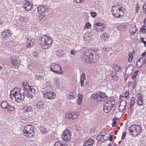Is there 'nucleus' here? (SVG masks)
I'll return each instance as SVG.
<instances>
[{"mask_svg":"<svg viewBox=\"0 0 146 146\" xmlns=\"http://www.w3.org/2000/svg\"><path fill=\"white\" fill-rule=\"evenodd\" d=\"M107 99V96L105 93L99 91L94 92L91 96L92 100L96 102L105 101L106 104L104 106L103 109L104 112L106 113L110 112L113 106V103L110 101H106Z\"/></svg>","mask_w":146,"mask_h":146,"instance_id":"obj_1","label":"nucleus"},{"mask_svg":"<svg viewBox=\"0 0 146 146\" xmlns=\"http://www.w3.org/2000/svg\"><path fill=\"white\" fill-rule=\"evenodd\" d=\"M40 44L43 48L46 49L52 46L53 40L52 38L47 35H43L40 37Z\"/></svg>","mask_w":146,"mask_h":146,"instance_id":"obj_2","label":"nucleus"},{"mask_svg":"<svg viewBox=\"0 0 146 146\" xmlns=\"http://www.w3.org/2000/svg\"><path fill=\"white\" fill-rule=\"evenodd\" d=\"M113 16L117 18L122 17L125 13L124 9L120 7L119 5H114L112 6V11Z\"/></svg>","mask_w":146,"mask_h":146,"instance_id":"obj_3","label":"nucleus"},{"mask_svg":"<svg viewBox=\"0 0 146 146\" xmlns=\"http://www.w3.org/2000/svg\"><path fill=\"white\" fill-rule=\"evenodd\" d=\"M34 128L33 126L31 125H28L25 126L23 130L24 135L32 137L34 136Z\"/></svg>","mask_w":146,"mask_h":146,"instance_id":"obj_4","label":"nucleus"},{"mask_svg":"<svg viewBox=\"0 0 146 146\" xmlns=\"http://www.w3.org/2000/svg\"><path fill=\"white\" fill-rule=\"evenodd\" d=\"M90 52V62L95 63L98 62L100 57L98 55L95 54V52L91 49L89 50Z\"/></svg>","mask_w":146,"mask_h":146,"instance_id":"obj_5","label":"nucleus"},{"mask_svg":"<svg viewBox=\"0 0 146 146\" xmlns=\"http://www.w3.org/2000/svg\"><path fill=\"white\" fill-rule=\"evenodd\" d=\"M50 70L51 71L59 74L62 73L61 70L62 69L60 66L56 63H52L50 66Z\"/></svg>","mask_w":146,"mask_h":146,"instance_id":"obj_6","label":"nucleus"},{"mask_svg":"<svg viewBox=\"0 0 146 146\" xmlns=\"http://www.w3.org/2000/svg\"><path fill=\"white\" fill-rule=\"evenodd\" d=\"M80 57L83 61L86 63H89L90 52H89V50L82 52V54L80 56Z\"/></svg>","mask_w":146,"mask_h":146,"instance_id":"obj_7","label":"nucleus"},{"mask_svg":"<svg viewBox=\"0 0 146 146\" xmlns=\"http://www.w3.org/2000/svg\"><path fill=\"white\" fill-rule=\"evenodd\" d=\"M22 110L24 114L27 117H29V115L33 110V108L28 105L24 106Z\"/></svg>","mask_w":146,"mask_h":146,"instance_id":"obj_8","label":"nucleus"},{"mask_svg":"<svg viewBox=\"0 0 146 146\" xmlns=\"http://www.w3.org/2000/svg\"><path fill=\"white\" fill-rule=\"evenodd\" d=\"M15 92L14 94V96L15 98H19L22 100L24 99L25 95L24 93L21 91V88H15L14 89Z\"/></svg>","mask_w":146,"mask_h":146,"instance_id":"obj_9","label":"nucleus"},{"mask_svg":"<svg viewBox=\"0 0 146 146\" xmlns=\"http://www.w3.org/2000/svg\"><path fill=\"white\" fill-rule=\"evenodd\" d=\"M71 133L68 129H66L62 133V139L66 141H68L71 139Z\"/></svg>","mask_w":146,"mask_h":146,"instance_id":"obj_10","label":"nucleus"},{"mask_svg":"<svg viewBox=\"0 0 146 146\" xmlns=\"http://www.w3.org/2000/svg\"><path fill=\"white\" fill-rule=\"evenodd\" d=\"M43 94L44 98L50 100L55 98L56 97V93L52 91H47L44 92Z\"/></svg>","mask_w":146,"mask_h":146,"instance_id":"obj_11","label":"nucleus"},{"mask_svg":"<svg viewBox=\"0 0 146 146\" xmlns=\"http://www.w3.org/2000/svg\"><path fill=\"white\" fill-rule=\"evenodd\" d=\"M1 102V106L2 108L10 111H13L15 110V108L9 105L7 101H2Z\"/></svg>","mask_w":146,"mask_h":146,"instance_id":"obj_12","label":"nucleus"},{"mask_svg":"<svg viewBox=\"0 0 146 146\" xmlns=\"http://www.w3.org/2000/svg\"><path fill=\"white\" fill-rule=\"evenodd\" d=\"M133 128L135 129V131L132 134V136L133 137H136L139 135L142 131V127L139 125H136V127H135L134 128L133 127Z\"/></svg>","mask_w":146,"mask_h":146,"instance_id":"obj_13","label":"nucleus"},{"mask_svg":"<svg viewBox=\"0 0 146 146\" xmlns=\"http://www.w3.org/2000/svg\"><path fill=\"white\" fill-rule=\"evenodd\" d=\"M105 26L104 24L97 23L94 25V28L99 32H101L103 30Z\"/></svg>","mask_w":146,"mask_h":146,"instance_id":"obj_14","label":"nucleus"},{"mask_svg":"<svg viewBox=\"0 0 146 146\" xmlns=\"http://www.w3.org/2000/svg\"><path fill=\"white\" fill-rule=\"evenodd\" d=\"M37 10L41 12L46 13L49 10L48 9L44 6H40L37 8Z\"/></svg>","mask_w":146,"mask_h":146,"instance_id":"obj_15","label":"nucleus"},{"mask_svg":"<svg viewBox=\"0 0 146 146\" xmlns=\"http://www.w3.org/2000/svg\"><path fill=\"white\" fill-rule=\"evenodd\" d=\"M126 101H121L119 105V109L121 111H122L125 109L126 105Z\"/></svg>","mask_w":146,"mask_h":146,"instance_id":"obj_16","label":"nucleus"},{"mask_svg":"<svg viewBox=\"0 0 146 146\" xmlns=\"http://www.w3.org/2000/svg\"><path fill=\"white\" fill-rule=\"evenodd\" d=\"M94 142V141L92 139H88L84 142V146H92Z\"/></svg>","mask_w":146,"mask_h":146,"instance_id":"obj_17","label":"nucleus"},{"mask_svg":"<svg viewBox=\"0 0 146 146\" xmlns=\"http://www.w3.org/2000/svg\"><path fill=\"white\" fill-rule=\"evenodd\" d=\"M32 6V5L30 3L27 2L24 5L23 7L26 10L28 11L31 9Z\"/></svg>","mask_w":146,"mask_h":146,"instance_id":"obj_18","label":"nucleus"},{"mask_svg":"<svg viewBox=\"0 0 146 146\" xmlns=\"http://www.w3.org/2000/svg\"><path fill=\"white\" fill-rule=\"evenodd\" d=\"M76 97V94L74 91L70 93L68 96V98L69 99L72 100L74 99Z\"/></svg>","mask_w":146,"mask_h":146,"instance_id":"obj_19","label":"nucleus"},{"mask_svg":"<svg viewBox=\"0 0 146 146\" xmlns=\"http://www.w3.org/2000/svg\"><path fill=\"white\" fill-rule=\"evenodd\" d=\"M91 34L90 33H86L84 35V39L85 41H88L90 40V36Z\"/></svg>","mask_w":146,"mask_h":146,"instance_id":"obj_20","label":"nucleus"},{"mask_svg":"<svg viewBox=\"0 0 146 146\" xmlns=\"http://www.w3.org/2000/svg\"><path fill=\"white\" fill-rule=\"evenodd\" d=\"M37 108L38 109H42L44 108V105L41 102H38L35 104Z\"/></svg>","mask_w":146,"mask_h":146,"instance_id":"obj_21","label":"nucleus"},{"mask_svg":"<svg viewBox=\"0 0 146 146\" xmlns=\"http://www.w3.org/2000/svg\"><path fill=\"white\" fill-rule=\"evenodd\" d=\"M104 135H103L102 133L98 135L97 137V140L99 141H104Z\"/></svg>","mask_w":146,"mask_h":146,"instance_id":"obj_22","label":"nucleus"},{"mask_svg":"<svg viewBox=\"0 0 146 146\" xmlns=\"http://www.w3.org/2000/svg\"><path fill=\"white\" fill-rule=\"evenodd\" d=\"M35 78L36 79H38L41 81L43 80L44 78L42 76L40 75L39 73H38L35 76Z\"/></svg>","mask_w":146,"mask_h":146,"instance_id":"obj_23","label":"nucleus"},{"mask_svg":"<svg viewBox=\"0 0 146 146\" xmlns=\"http://www.w3.org/2000/svg\"><path fill=\"white\" fill-rule=\"evenodd\" d=\"M11 62L14 66H16L17 64L20 63V62L18 61V60L15 58H13L11 60Z\"/></svg>","mask_w":146,"mask_h":146,"instance_id":"obj_24","label":"nucleus"},{"mask_svg":"<svg viewBox=\"0 0 146 146\" xmlns=\"http://www.w3.org/2000/svg\"><path fill=\"white\" fill-rule=\"evenodd\" d=\"M71 114V119H75L77 118L79 115V113L78 112H76L75 113H72Z\"/></svg>","mask_w":146,"mask_h":146,"instance_id":"obj_25","label":"nucleus"},{"mask_svg":"<svg viewBox=\"0 0 146 146\" xmlns=\"http://www.w3.org/2000/svg\"><path fill=\"white\" fill-rule=\"evenodd\" d=\"M135 127H136V125H132L130 126L129 128V133H131L132 135V134H133V132L135 131V129L133 127L135 128Z\"/></svg>","mask_w":146,"mask_h":146,"instance_id":"obj_26","label":"nucleus"},{"mask_svg":"<svg viewBox=\"0 0 146 146\" xmlns=\"http://www.w3.org/2000/svg\"><path fill=\"white\" fill-rule=\"evenodd\" d=\"M137 30L135 26H131L129 28V31L131 33H135Z\"/></svg>","mask_w":146,"mask_h":146,"instance_id":"obj_27","label":"nucleus"},{"mask_svg":"<svg viewBox=\"0 0 146 146\" xmlns=\"http://www.w3.org/2000/svg\"><path fill=\"white\" fill-rule=\"evenodd\" d=\"M54 84L56 88H58L60 86L59 81L57 78L54 79Z\"/></svg>","mask_w":146,"mask_h":146,"instance_id":"obj_28","label":"nucleus"},{"mask_svg":"<svg viewBox=\"0 0 146 146\" xmlns=\"http://www.w3.org/2000/svg\"><path fill=\"white\" fill-rule=\"evenodd\" d=\"M133 66L131 65H129L127 68L125 70V72H128L129 71H130L129 73H128V74H130L132 72V70H133L132 68H130L131 67H133Z\"/></svg>","mask_w":146,"mask_h":146,"instance_id":"obj_29","label":"nucleus"},{"mask_svg":"<svg viewBox=\"0 0 146 146\" xmlns=\"http://www.w3.org/2000/svg\"><path fill=\"white\" fill-rule=\"evenodd\" d=\"M33 41H32V40L31 39H28L27 40V42L29 44L28 45H27V47H31L33 46Z\"/></svg>","mask_w":146,"mask_h":146,"instance_id":"obj_30","label":"nucleus"},{"mask_svg":"<svg viewBox=\"0 0 146 146\" xmlns=\"http://www.w3.org/2000/svg\"><path fill=\"white\" fill-rule=\"evenodd\" d=\"M138 104L139 106H142L143 104V101L142 99L139 98L137 100Z\"/></svg>","mask_w":146,"mask_h":146,"instance_id":"obj_31","label":"nucleus"},{"mask_svg":"<svg viewBox=\"0 0 146 146\" xmlns=\"http://www.w3.org/2000/svg\"><path fill=\"white\" fill-rule=\"evenodd\" d=\"M141 60V59H139L138 60V61H137V63H136L137 66V67H138V68H140L142 65L143 63H142L141 62V60Z\"/></svg>","mask_w":146,"mask_h":146,"instance_id":"obj_32","label":"nucleus"},{"mask_svg":"<svg viewBox=\"0 0 146 146\" xmlns=\"http://www.w3.org/2000/svg\"><path fill=\"white\" fill-rule=\"evenodd\" d=\"M101 37L102 38L105 40H107V39H108V35L106 34H102Z\"/></svg>","mask_w":146,"mask_h":146,"instance_id":"obj_33","label":"nucleus"},{"mask_svg":"<svg viewBox=\"0 0 146 146\" xmlns=\"http://www.w3.org/2000/svg\"><path fill=\"white\" fill-rule=\"evenodd\" d=\"M133 55L132 52H130L129 54V58L128 61L130 62L132 60V58L133 57Z\"/></svg>","mask_w":146,"mask_h":146,"instance_id":"obj_34","label":"nucleus"},{"mask_svg":"<svg viewBox=\"0 0 146 146\" xmlns=\"http://www.w3.org/2000/svg\"><path fill=\"white\" fill-rule=\"evenodd\" d=\"M40 19H42L43 20L45 21L49 17L48 15H44L43 16H40Z\"/></svg>","mask_w":146,"mask_h":146,"instance_id":"obj_35","label":"nucleus"},{"mask_svg":"<svg viewBox=\"0 0 146 146\" xmlns=\"http://www.w3.org/2000/svg\"><path fill=\"white\" fill-rule=\"evenodd\" d=\"M40 131L43 134H46L47 133L46 129L42 127L41 128Z\"/></svg>","mask_w":146,"mask_h":146,"instance_id":"obj_36","label":"nucleus"},{"mask_svg":"<svg viewBox=\"0 0 146 146\" xmlns=\"http://www.w3.org/2000/svg\"><path fill=\"white\" fill-rule=\"evenodd\" d=\"M140 60H141L142 63H144L145 65L146 66V57L142 58Z\"/></svg>","mask_w":146,"mask_h":146,"instance_id":"obj_37","label":"nucleus"},{"mask_svg":"<svg viewBox=\"0 0 146 146\" xmlns=\"http://www.w3.org/2000/svg\"><path fill=\"white\" fill-rule=\"evenodd\" d=\"M71 113H67L66 114H65V117L67 119H71Z\"/></svg>","mask_w":146,"mask_h":146,"instance_id":"obj_38","label":"nucleus"},{"mask_svg":"<svg viewBox=\"0 0 146 146\" xmlns=\"http://www.w3.org/2000/svg\"><path fill=\"white\" fill-rule=\"evenodd\" d=\"M138 72V70H137L133 73L132 77L133 79H134L136 78V76Z\"/></svg>","mask_w":146,"mask_h":146,"instance_id":"obj_39","label":"nucleus"},{"mask_svg":"<svg viewBox=\"0 0 146 146\" xmlns=\"http://www.w3.org/2000/svg\"><path fill=\"white\" fill-rule=\"evenodd\" d=\"M141 32L142 33H144L143 32H146V26H143L142 28L141 31Z\"/></svg>","mask_w":146,"mask_h":146,"instance_id":"obj_40","label":"nucleus"},{"mask_svg":"<svg viewBox=\"0 0 146 146\" xmlns=\"http://www.w3.org/2000/svg\"><path fill=\"white\" fill-rule=\"evenodd\" d=\"M85 26L88 29H90L91 27V25L89 22H87L85 25Z\"/></svg>","mask_w":146,"mask_h":146,"instance_id":"obj_41","label":"nucleus"},{"mask_svg":"<svg viewBox=\"0 0 146 146\" xmlns=\"http://www.w3.org/2000/svg\"><path fill=\"white\" fill-rule=\"evenodd\" d=\"M85 79L86 77L85 76V74H84L83 73L82 74L80 81L84 82Z\"/></svg>","mask_w":146,"mask_h":146,"instance_id":"obj_42","label":"nucleus"},{"mask_svg":"<svg viewBox=\"0 0 146 146\" xmlns=\"http://www.w3.org/2000/svg\"><path fill=\"white\" fill-rule=\"evenodd\" d=\"M62 143L60 142H57L55 143L54 145L55 146H61Z\"/></svg>","mask_w":146,"mask_h":146,"instance_id":"obj_43","label":"nucleus"},{"mask_svg":"<svg viewBox=\"0 0 146 146\" xmlns=\"http://www.w3.org/2000/svg\"><path fill=\"white\" fill-rule=\"evenodd\" d=\"M113 79L114 81H117L119 79L118 77L116 76H112Z\"/></svg>","mask_w":146,"mask_h":146,"instance_id":"obj_44","label":"nucleus"},{"mask_svg":"<svg viewBox=\"0 0 146 146\" xmlns=\"http://www.w3.org/2000/svg\"><path fill=\"white\" fill-rule=\"evenodd\" d=\"M121 68L120 66H117L115 67V70L118 72H120L121 71Z\"/></svg>","mask_w":146,"mask_h":146,"instance_id":"obj_45","label":"nucleus"},{"mask_svg":"<svg viewBox=\"0 0 146 146\" xmlns=\"http://www.w3.org/2000/svg\"><path fill=\"white\" fill-rule=\"evenodd\" d=\"M2 35L3 37L4 38H7L8 36V34L7 33H5L3 32Z\"/></svg>","mask_w":146,"mask_h":146,"instance_id":"obj_46","label":"nucleus"},{"mask_svg":"<svg viewBox=\"0 0 146 146\" xmlns=\"http://www.w3.org/2000/svg\"><path fill=\"white\" fill-rule=\"evenodd\" d=\"M141 42H142L145 45V46L146 47V41H145L144 40V38L143 37H141L140 38Z\"/></svg>","mask_w":146,"mask_h":146,"instance_id":"obj_47","label":"nucleus"},{"mask_svg":"<svg viewBox=\"0 0 146 146\" xmlns=\"http://www.w3.org/2000/svg\"><path fill=\"white\" fill-rule=\"evenodd\" d=\"M29 90L31 92V94H34L35 93V90L34 89H32L31 88H30V89H29Z\"/></svg>","mask_w":146,"mask_h":146,"instance_id":"obj_48","label":"nucleus"},{"mask_svg":"<svg viewBox=\"0 0 146 146\" xmlns=\"http://www.w3.org/2000/svg\"><path fill=\"white\" fill-rule=\"evenodd\" d=\"M78 96L79 98V100H80V102H79V104L80 105V103L81 102L80 101H81L82 100V96L80 94H79L78 95Z\"/></svg>","mask_w":146,"mask_h":146,"instance_id":"obj_49","label":"nucleus"},{"mask_svg":"<svg viewBox=\"0 0 146 146\" xmlns=\"http://www.w3.org/2000/svg\"><path fill=\"white\" fill-rule=\"evenodd\" d=\"M23 85V87L24 88L25 87H26L28 85L29 86V84L28 83L23 82V84H22Z\"/></svg>","mask_w":146,"mask_h":146,"instance_id":"obj_50","label":"nucleus"},{"mask_svg":"<svg viewBox=\"0 0 146 146\" xmlns=\"http://www.w3.org/2000/svg\"><path fill=\"white\" fill-rule=\"evenodd\" d=\"M90 13H91V15L94 17H95L97 15L96 13L95 12H91Z\"/></svg>","mask_w":146,"mask_h":146,"instance_id":"obj_51","label":"nucleus"},{"mask_svg":"<svg viewBox=\"0 0 146 146\" xmlns=\"http://www.w3.org/2000/svg\"><path fill=\"white\" fill-rule=\"evenodd\" d=\"M24 99H23V100H22L20 98H15V100L17 101V102H21V101H23V100Z\"/></svg>","mask_w":146,"mask_h":146,"instance_id":"obj_52","label":"nucleus"},{"mask_svg":"<svg viewBox=\"0 0 146 146\" xmlns=\"http://www.w3.org/2000/svg\"><path fill=\"white\" fill-rule=\"evenodd\" d=\"M23 90L24 92H25L26 93H28V89L26 87H25L24 88H23Z\"/></svg>","mask_w":146,"mask_h":146,"instance_id":"obj_53","label":"nucleus"},{"mask_svg":"<svg viewBox=\"0 0 146 146\" xmlns=\"http://www.w3.org/2000/svg\"><path fill=\"white\" fill-rule=\"evenodd\" d=\"M75 1L76 3H81L84 1V0H75Z\"/></svg>","mask_w":146,"mask_h":146,"instance_id":"obj_54","label":"nucleus"},{"mask_svg":"<svg viewBox=\"0 0 146 146\" xmlns=\"http://www.w3.org/2000/svg\"><path fill=\"white\" fill-rule=\"evenodd\" d=\"M76 52L75 50H72L70 52V54H76Z\"/></svg>","mask_w":146,"mask_h":146,"instance_id":"obj_55","label":"nucleus"},{"mask_svg":"<svg viewBox=\"0 0 146 146\" xmlns=\"http://www.w3.org/2000/svg\"><path fill=\"white\" fill-rule=\"evenodd\" d=\"M131 104H133L135 102V98L134 97H132L131 98Z\"/></svg>","mask_w":146,"mask_h":146,"instance_id":"obj_56","label":"nucleus"},{"mask_svg":"<svg viewBox=\"0 0 146 146\" xmlns=\"http://www.w3.org/2000/svg\"><path fill=\"white\" fill-rule=\"evenodd\" d=\"M139 98L141 99H142V95L140 94H138L137 95V98L138 99H139Z\"/></svg>","mask_w":146,"mask_h":146,"instance_id":"obj_57","label":"nucleus"},{"mask_svg":"<svg viewBox=\"0 0 146 146\" xmlns=\"http://www.w3.org/2000/svg\"><path fill=\"white\" fill-rule=\"evenodd\" d=\"M28 93L29 95V96L31 97H32V95L34 94H31V92H30L29 90H28V93Z\"/></svg>","mask_w":146,"mask_h":146,"instance_id":"obj_58","label":"nucleus"},{"mask_svg":"<svg viewBox=\"0 0 146 146\" xmlns=\"http://www.w3.org/2000/svg\"><path fill=\"white\" fill-rule=\"evenodd\" d=\"M117 121H114L112 123V125L113 127H114L116 125Z\"/></svg>","mask_w":146,"mask_h":146,"instance_id":"obj_59","label":"nucleus"},{"mask_svg":"<svg viewBox=\"0 0 146 146\" xmlns=\"http://www.w3.org/2000/svg\"><path fill=\"white\" fill-rule=\"evenodd\" d=\"M109 140L111 141L112 140L113 135H109Z\"/></svg>","mask_w":146,"mask_h":146,"instance_id":"obj_60","label":"nucleus"},{"mask_svg":"<svg viewBox=\"0 0 146 146\" xmlns=\"http://www.w3.org/2000/svg\"><path fill=\"white\" fill-rule=\"evenodd\" d=\"M15 92V91L14 90H11V94H10L11 95H13L14 96V93Z\"/></svg>","mask_w":146,"mask_h":146,"instance_id":"obj_61","label":"nucleus"},{"mask_svg":"<svg viewBox=\"0 0 146 146\" xmlns=\"http://www.w3.org/2000/svg\"><path fill=\"white\" fill-rule=\"evenodd\" d=\"M104 141L105 140H108V139L109 137L108 136L107 137L106 135H104Z\"/></svg>","mask_w":146,"mask_h":146,"instance_id":"obj_62","label":"nucleus"},{"mask_svg":"<svg viewBox=\"0 0 146 146\" xmlns=\"http://www.w3.org/2000/svg\"><path fill=\"white\" fill-rule=\"evenodd\" d=\"M10 32V31H9V30L8 29H6V30H5L3 32V33H9Z\"/></svg>","mask_w":146,"mask_h":146,"instance_id":"obj_63","label":"nucleus"},{"mask_svg":"<svg viewBox=\"0 0 146 146\" xmlns=\"http://www.w3.org/2000/svg\"><path fill=\"white\" fill-rule=\"evenodd\" d=\"M128 95H129V92H125V93H124V95L125 97H127L128 96Z\"/></svg>","mask_w":146,"mask_h":146,"instance_id":"obj_64","label":"nucleus"}]
</instances>
